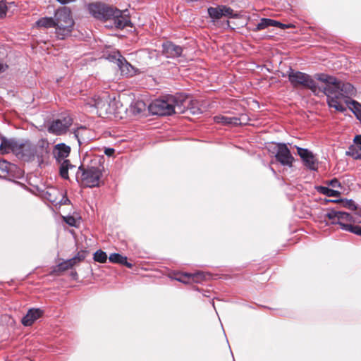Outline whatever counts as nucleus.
Masks as SVG:
<instances>
[{"label": "nucleus", "mask_w": 361, "mask_h": 361, "mask_svg": "<svg viewBox=\"0 0 361 361\" xmlns=\"http://www.w3.org/2000/svg\"><path fill=\"white\" fill-rule=\"evenodd\" d=\"M66 222L70 225V226H75V220L74 219V217L73 216H68L66 219Z\"/></svg>", "instance_id": "39"}, {"label": "nucleus", "mask_w": 361, "mask_h": 361, "mask_svg": "<svg viewBox=\"0 0 361 361\" xmlns=\"http://www.w3.org/2000/svg\"><path fill=\"white\" fill-rule=\"evenodd\" d=\"M296 149L304 166L310 171H317L318 160L314 154L308 149L300 147H296Z\"/></svg>", "instance_id": "10"}, {"label": "nucleus", "mask_w": 361, "mask_h": 361, "mask_svg": "<svg viewBox=\"0 0 361 361\" xmlns=\"http://www.w3.org/2000/svg\"><path fill=\"white\" fill-rule=\"evenodd\" d=\"M60 166V175L64 179H68V169L74 167L69 161V160H63L59 162Z\"/></svg>", "instance_id": "27"}, {"label": "nucleus", "mask_w": 361, "mask_h": 361, "mask_svg": "<svg viewBox=\"0 0 361 361\" xmlns=\"http://www.w3.org/2000/svg\"><path fill=\"white\" fill-rule=\"evenodd\" d=\"M87 254V252L86 250H80V252H78L75 257L76 260L80 263L85 259Z\"/></svg>", "instance_id": "35"}, {"label": "nucleus", "mask_w": 361, "mask_h": 361, "mask_svg": "<svg viewBox=\"0 0 361 361\" xmlns=\"http://www.w3.org/2000/svg\"><path fill=\"white\" fill-rule=\"evenodd\" d=\"M0 154H5L10 152L14 154L18 140L15 139H6L4 137H1Z\"/></svg>", "instance_id": "18"}, {"label": "nucleus", "mask_w": 361, "mask_h": 361, "mask_svg": "<svg viewBox=\"0 0 361 361\" xmlns=\"http://www.w3.org/2000/svg\"><path fill=\"white\" fill-rule=\"evenodd\" d=\"M86 131V128L80 127L75 132V136L77 137L79 144H81L80 137L82 136L83 133Z\"/></svg>", "instance_id": "34"}, {"label": "nucleus", "mask_w": 361, "mask_h": 361, "mask_svg": "<svg viewBox=\"0 0 361 361\" xmlns=\"http://www.w3.org/2000/svg\"><path fill=\"white\" fill-rule=\"evenodd\" d=\"M276 160L283 166H291L294 158L287 145L284 143L277 145V150L275 155Z\"/></svg>", "instance_id": "12"}, {"label": "nucleus", "mask_w": 361, "mask_h": 361, "mask_svg": "<svg viewBox=\"0 0 361 361\" xmlns=\"http://www.w3.org/2000/svg\"><path fill=\"white\" fill-rule=\"evenodd\" d=\"M287 75L288 80L294 88L299 86L310 89L312 93L317 96H319L322 93V85H319L311 78L310 75L300 71H295L290 68L288 71Z\"/></svg>", "instance_id": "5"}, {"label": "nucleus", "mask_w": 361, "mask_h": 361, "mask_svg": "<svg viewBox=\"0 0 361 361\" xmlns=\"http://www.w3.org/2000/svg\"><path fill=\"white\" fill-rule=\"evenodd\" d=\"M114 152V149H112V148H109V149H106L105 151V154L108 156H111V154H113Z\"/></svg>", "instance_id": "43"}, {"label": "nucleus", "mask_w": 361, "mask_h": 361, "mask_svg": "<svg viewBox=\"0 0 361 361\" xmlns=\"http://www.w3.org/2000/svg\"><path fill=\"white\" fill-rule=\"evenodd\" d=\"M347 154L355 159H361V148L355 143L349 147Z\"/></svg>", "instance_id": "28"}, {"label": "nucleus", "mask_w": 361, "mask_h": 361, "mask_svg": "<svg viewBox=\"0 0 361 361\" xmlns=\"http://www.w3.org/2000/svg\"><path fill=\"white\" fill-rule=\"evenodd\" d=\"M182 47H163L162 52L167 58L178 57L181 55Z\"/></svg>", "instance_id": "22"}, {"label": "nucleus", "mask_w": 361, "mask_h": 361, "mask_svg": "<svg viewBox=\"0 0 361 361\" xmlns=\"http://www.w3.org/2000/svg\"><path fill=\"white\" fill-rule=\"evenodd\" d=\"M8 162L6 161H0V169L3 171H6V172H8Z\"/></svg>", "instance_id": "38"}, {"label": "nucleus", "mask_w": 361, "mask_h": 361, "mask_svg": "<svg viewBox=\"0 0 361 361\" xmlns=\"http://www.w3.org/2000/svg\"><path fill=\"white\" fill-rule=\"evenodd\" d=\"M193 277H194L193 274L185 273L184 274L182 275V276L180 278L177 279V280L179 281L183 282V283H186L188 281L185 280V278L190 279V278H193Z\"/></svg>", "instance_id": "37"}, {"label": "nucleus", "mask_w": 361, "mask_h": 361, "mask_svg": "<svg viewBox=\"0 0 361 361\" xmlns=\"http://www.w3.org/2000/svg\"><path fill=\"white\" fill-rule=\"evenodd\" d=\"M233 11L229 7L225 6H218L216 8H209L208 13L212 18L220 19L222 16L231 17Z\"/></svg>", "instance_id": "16"}, {"label": "nucleus", "mask_w": 361, "mask_h": 361, "mask_svg": "<svg viewBox=\"0 0 361 361\" xmlns=\"http://www.w3.org/2000/svg\"><path fill=\"white\" fill-rule=\"evenodd\" d=\"M33 145L29 140H18L14 154L19 159L26 161L34 159Z\"/></svg>", "instance_id": "7"}, {"label": "nucleus", "mask_w": 361, "mask_h": 361, "mask_svg": "<svg viewBox=\"0 0 361 361\" xmlns=\"http://www.w3.org/2000/svg\"><path fill=\"white\" fill-rule=\"evenodd\" d=\"M214 121L216 123L226 126H237L246 125L248 123L249 118L246 114H240L239 116H231L218 115L214 117Z\"/></svg>", "instance_id": "8"}, {"label": "nucleus", "mask_w": 361, "mask_h": 361, "mask_svg": "<svg viewBox=\"0 0 361 361\" xmlns=\"http://www.w3.org/2000/svg\"><path fill=\"white\" fill-rule=\"evenodd\" d=\"M163 46H165V45H173V44L171 42H167L166 43H163L162 44Z\"/></svg>", "instance_id": "46"}, {"label": "nucleus", "mask_w": 361, "mask_h": 361, "mask_svg": "<svg viewBox=\"0 0 361 361\" xmlns=\"http://www.w3.org/2000/svg\"><path fill=\"white\" fill-rule=\"evenodd\" d=\"M326 184L329 186H331L332 188H341V183L336 178L327 181Z\"/></svg>", "instance_id": "36"}, {"label": "nucleus", "mask_w": 361, "mask_h": 361, "mask_svg": "<svg viewBox=\"0 0 361 361\" xmlns=\"http://www.w3.org/2000/svg\"><path fill=\"white\" fill-rule=\"evenodd\" d=\"M8 66L6 65H4L3 63H0V73L4 72Z\"/></svg>", "instance_id": "44"}, {"label": "nucleus", "mask_w": 361, "mask_h": 361, "mask_svg": "<svg viewBox=\"0 0 361 361\" xmlns=\"http://www.w3.org/2000/svg\"><path fill=\"white\" fill-rule=\"evenodd\" d=\"M94 106L100 116L112 114L109 102L107 99H98L95 101Z\"/></svg>", "instance_id": "19"}, {"label": "nucleus", "mask_w": 361, "mask_h": 361, "mask_svg": "<svg viewBox=\"0 0 361 361\" xmlns=\"http://www.w3.org/2000/svg\"><path fill=\"white\" fill-rule=\"evenodd\" d=\"M186 98L180 94L166 95L162 99H155L149 106V111L154 115L169 116L183 114L185 110Z\"/></svg>", "instance_id": "3"}, {"label": "nucleus", "mask_w": 361, "mask_h": 361, "mask_svg": "<svg viewBox=\"0 0 361 361\" xmlns=\"http://www.w3.org/2000/svg\"><path fill=\"white\" fill-rule=\"evenodd\" d=\"M273 26L278 27L281 30L289 29V28H295L296 26L293 23H282L279 21L269 19V18H262L260 22L257 25V30H264L268 27Z\"/></svg>", "instance_id": "14"}, {"label": "nucleus", "mask_w": 361, "mask_h": 361, "mask_svg": "<svg viewBox=\"0 0 361 361\" xmlns=\"http://www.w3.org/2000/svg\"><path fill=\"white\" fill-rule=\"evenodd\" d=\"M61 197V199H59V201H61V204H59L60 205L66 204L67 203L70 202V200L67 197H65L63 195Z\"/></svg>", "instance_id": "42"}, {"label": "nucleus", "mask_w": 361, "mask_h": 361, "mask_svg": "<svg viewBox=\"0 0 361 361\" xmlns=\"http://www.w3.org/2000/svg\"><path fill=\"white\" fill-rule=\"evenodd\" d=\"M44 314V310L40 308H31L22 318L21 323L25 326H30Z\"/></svg>", "instance_id": "15"}, {"label": "nucleus", "mask_w": 361, "mask_h": 361, "mask_svg": "<svg viewBox=\"0 0 361 361\" xmlns=\"http://www.w3.org/2000/svg\"><path fill=\"white\" fill-rule=\"evenodd\" d=\"M68 262L69 264V266H72L73 267L75 265L79 264V262L76 260L75 257H73V258L68 259Z\"/></svg>", "instance_id": "40"}, {"label": "nucleus", "mask_w": 361, "mask_h": 361, "mask_svg": "<svg viewBox=\"0 0 361 361\" xmlns=\"http://www.w3.org/2000/svg\"><path fill=\"white\" fill-rule=\"evenodd\" d=\"M93 259L95 262L105 263L107 260V255L102 250H99L94 252Z\"/></svg>", "instance_id": "30"}, {"label": "nucleus", "mask_w": 361, "mask_h": 361, "mask_svg": "<svg viewBox=\"0 0 361 361\" xmlns=\"http://www.w3.org/2000/svg\"><path fill=\"white\" fill-rule=\"evenodd\" d=\"M316 190L318 192L327 197H339L341 195L339 191L331 189L326 186H317Z\"/></svg>", "instance_id": "25"}, {"label": "nucleus", "mask_w": 361, "mask_h": 361, "mask_svg": "<svg viewBox=\"0 0 361 361\" xmlns=\"http://www.w3.org/2000/svg\"><path fill=\"white\" fill-rule=\"evenodd\" d=\"M106 59L111 62L116 63L122 71L123 66L128 65L126 59L120 54L119 52H114L112 54H109Z\"/></svg>", "instance_id": "23"}, {"label": "nucleus", "mask_w": 361, "mask_h": 361, "mask_svg": "<svg viewBox=\"0 0 361 361\" xmlns=\"http://www.w3.org/2000/svg\"><path fill=\"white\" fill-rule=\"evenodd\" d=\"M7 11L6 2L5 1H0V18L6 16Z\"/></svg>", "instance_id": "33"}, {"label": "nucleus", "mask_w": 361, "mask_h": 361, "mask_svg": "<svg viewBox=\"0 0 361 361\" xmlns=\"http://www.w3.org/2000/svg\"><path fill=\"white\" fill-rule=\"evenodd\" d=\"M46 199L52 204L57 205L61 204V201H59V198L62 196V194L55 188L49 189L44 194Z\"/></svg>", "instance_id": "20"}, {"label": "nucleus", "mask_w": 361, "mask_h": 361, "mask_svg": "<svg viewBox=\"0 0 361 361\" xmlns=\"http://www.w3.org/2000/svg\"><path fill=\"white\" fill-rule=\"evenodd\" d=\"M343 230L361 236V226L358 225H343Z\"/></svg>", "instance_id": "31"}, {"label": "nucleus", "mask_w": 361, "mask_h": 361, "mask_svg": "<svg viewBox=\"0 0 361 361\" xmlns=\"http://www.w3.org/2000/svg\"><path fill=\"white\" fill-rule=\"evenodd\" d=\"M327 202H341L344 207L348 208L351 210H356L357 206L355 202L352 200H328Z\"/></svg>", "instance_id": "29"}, {"label": "nucleus", "mask_w": 361, "mask_h": 361, "mask_svg": "<svg viewBox=\"0 0 361 361\" xmlns=\"http://www.w3.org/2000/svg\"><path fill=\"white\" fill-rule=\"evenodd\" d=\"M36 26L42 28L54 27L56 29L54 19L51 17H44L39 18L36 22Z\"/></svg>", "instance_id": "24"}, {"label": "nucleus", "mask_w": 361, "mask_h": 361, "mask_svg": "<svg viewBox=\"0 0 361 361\" xmlns=\"http://www.w3.org/2000/svg\"><path fill=\"white\" fill-rule=\"evenodd\" d=\"M34 159L36 157L38 162L41 163L49 157V143L47 139L42 138L35 145H33Z\"/></svg>", "instance_id": "13"}, {"label": "nucleus", "mask_w": 361, "mask_h": 361, "mask_svg": "<svg viewBox=\"0 0 361 361\" xmlns=\"http://www.w3.org/2000/svg\"><path fill=\"white\" fill-rule=\"evenodd\" d=\"M54 19L56 37L63 39L71 32L74 25L71 11L68 7H61L55 11Z\"/></svg>", "instance_id": "4"}, {"label": "nucleus", "mask_w": 361, "mask_h": 361, "mask_svg": "<svg viewBox=\"0 0 361 361\" xmlns=\"http://www.w3.org/2000/svg\"><path fill=\"white\" fill-rule=\"evenodd\" d=\"M354 142L361 148V135L355 136L354 138Z\"/></svg>", "instance_id": "41"}, {"label": "nucleus", "mask_w": 361, "mask_h": 361, "mask_svg": "<svg viewBox=\"0 0 361 361\" xmlns=\"http://www.w3.org/2000/svg\"><path fill=\"white\" fill-rule=\"evenodd\" d=\"M72 124L70 117H63L62 119L54 120L48 127V131L51 133L59 135L67 132Z\"/></svg>", "instance_id": "11"}, {"label": "nucleus", "mask_w": 361, "mask_h": 361, "mask_svg": "<svg viewBox=\"0 0 361 361\" xmlns=\"http://www.w3.org/2000/svg\"><path fill=\"white\" fill-rule=\"evenodd\" d=\"M315 78L322 83V94L327 97V103L330 107L343 112L346 110L345 104H348L350 96L355 93V89L349 82H343L335 77L320 73Z\"/></svg>", "instance_id": "1"}, {"label": "nucleus", "mask_w": 361, "mask_h": 361, "mask_svg": "<svg viewBox=\"0 0 361 361\" xmlns=\"http://www.w3.org/2000/svg\"><path fill=\"white\" fill-rule=\"evenodd\" d=\"M57 267H58L59 271H64L66 270L71 269L72 266H69L68 260H66V261H63L61 263L59 264Z\"/></svg>", "instance_id": "32"}, {"label": "nucleus", "mask_w": 361, "mask_h": 361, "mask_svg": "<svg viewBox=\"0 0 361 361\" xmlns=\"http://www.w3.org/2000/svg\"><path fill=\"white\" fill-rule=\"evenodd\" d=\"M57 1L62 4H68L70 2L74 1L75 0H57Z\"/></svg>", "instance_id": "45"}, {"label": "nucleus", "mask_w": 361, "mask_h": 361, "mask_svg": "<svg viewBox=\"0 0 361 361\" xmlns=\"http://www.w3.org/2000/svg\"><path fill=\"white\" fill-rule=\"evenodd\" d=\"M88 10L94 18L105 23L106 27L123 29L131 26L130 16L126 13V11H121L101 3L90 4Z\"/></svg>", "instance_id": "2"}, {"label": "nucleus", "mask_w": 361, "mask_h": 361, "mask_svg": "<svg viewBox=\"0 0 361 361\" xmlns=\"http://www.w3.org/2000/svg\"><path fill=\"white\" fill-rule=\"evenodd\" d=\"M71 152V147L64 143L58 144L54 147L53 154L58 162L67 160L66 158L69 156Z\"/></svg>", "instance_id": "17"}, {"label": "nucleus", "mask_w": 361, "mask_h": 361, "mask_svg": "<svg viewBox=\"0 0 361 361\" xmlns=\"http://www.w3.org/2000/svg\"><path fill=\"white\" fill-rule=\"evenodd\" d=\"M102 176V170L99 167L87 166L85 168L83 165L78 168L76 174L78 181L85 188L98 187Z\"/></svg>", "instance_id": "6"}, {"label": "nucleus", "mask_w": 361, "mask_h": 361, "mask_svg": "<svg viewBox=\"0 0 361 361\" xmlns=\"http://www.w3.org/2000/svg\"><path fill=\"white\" fill-rule=\"evenodd\" d=\"M76 275H77V273H76V272H74V273L73 274V276H76Z\"/></svg>", "instance_id": "47"}, {"label": "nucleus", "mask_w": 361, "mask_h": 361, "mask_svg": "<svg viewBox=\"0 0 361 361\" xmlns=\"http://www.w3.org/2000/svg\"><path fill=\"white\" fill-rule=\"evenodd\" d=\"M347 106L353 112L357 118L361 121V104L359 102L351 99L349 101L348 104H345V107Z\"/></svg>", "instance_id": "26"}, {"label": "nucleus", "mask_w": 361, "mask_h": 361, "mask_svg": "<svg viewBox=\"0 0 361 361\" xmlns=\"http://www.w3.org/2000/svg\"><path fill=\"white\" fill-rule=\"evenodd\" d=\"M325 216L332 221V224H338L342 229L343 225H351L352 223L355 222L352 215L344 212L333 209L328 212Z\"/></svg>", "instance_id": "9"}, {"label": "nucleus", "mask_w": 361, "mask_h": 361, "mask_svg": "<svg viewBox=\"0 0 361 361\" xmlns=\"http://www.w3.org/2000/svg\"><path fill=\"white\" fill-rule=\"evenodd\" d=\"M109 259L112 263L124 265L128 268H132L133 264L128 262L127 257L118 253L111 254Z\"/></svg>", "instance_id": "21"}]
</instances>
